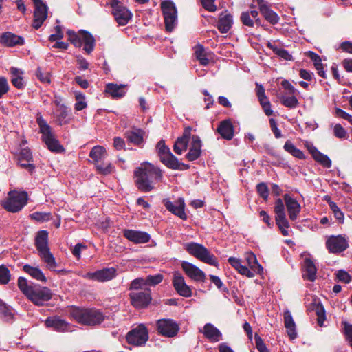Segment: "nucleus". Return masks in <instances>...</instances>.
I'll list each match as a JSON object with an SVG mask.
<instances>
[{
    "instance_id": "1",
    "label": "nucleus",
    "mask_w": 352,
    "mask_h": 352,
    "mask_svg": "<svg viewBox=\"0 0 352 352\" xmlns=\"http://www.w3.org/2000/svg\"><path fill=\"white\" fill-rule=\"evenodd\" d=\"M134 174L138 188L144 192L151 191L155 188V182H160L162 179L161 170L148 162L142 163L135 170Z\"/></svg>"
},
{
    "instance_id": "2",
    "label": "nucleus",
    "mask_w": 352,
    "mask_h": 352,
    "mask_svg": "<svg viewBox=\"0 0 352 352\" xmlns=\"http://www.w3.org/2000/svg\"><path fill=\"white\" fill-rule=\"evenodd\" d=\"M70 315L78 323L88 326L100 324L104 320L102 312L95 308L72 307Z\"/></svg>"
},
{
    "instance_id": "3",
    "label": "nucleus",
    "mask_w": 352,
    "mask_h": 352,
    "mask_svg": "<svg viewBox=\"0 0 352 352\" xmlns=\"http://www.w3.org/2000/svg\"><path fill=\"white\" fill-rule=\"evenodd\" d=\"M41 259L45 263L46 267L54 271L57 267V263L48 243V232L46 230H41L37 232L34 242Z\"/></svg>"
},
{
    "instance_id": "4",
    "label": "nucleus",
    "mask_w": 352,
    "mask_h": 352,
    "mask_svg": "<svg viewBox=\"0 0 352 352\" xmlns=\"http://www.w3.org/2000/svg\"><path fill=\"white\" fill-rule=\"evenodd\" d=\"M40 132L42 133V139L47 148L53 152L60 153L64 151L58 140L52 133V128L41 117L37 118Z\"/></svg>"
},
{
    "instance_id": "5",
    "label": "nucleus",
    "mask_w": 352,
    "mask_h": 352,
    "mask_svg": "<svg viewBox=\"0 0 352 352\" xmlns=\"http://www.w3.org/2000/svg\"><path fill=\"white\" fill-rule=\"evenodd\" d=\"M184 249L197 259L211 265L217 266L218 262L216 257L212 254L204 245L197 243L184 244Z\"/></svg>"
},
{
    "instance_id": "6",
    "label": "nucleus",
    "mask_w": 352,
    "mask_h": 352,
    "mask_svg": "<svg viewBox=\"0 0 352 352\" xmlns=\"http://www.w3.org/2000/svg\"><path fill=\"white\" fill-rule=\"evenodd\" d=\"M28 194L26 192L10 191L8 198L2 204L3 207L11 212L20 211L27 204Z\"/></svg>"
},
{
    "instance_id": "7",
    "label": "nucleus",
    "mask_w": 352,
    "mask_h": 352,
    "mask_svg": "<svg viewBox=\"0 0 352 352\" xmlns=\"http://www.w3.org/2000/svg\"><path fill=\"white\" fill-rule=\"evenodd\" d=\"M161 162L167 167L177 170L179 168L180 163L178 160L171 153L170 148L166 146L164 140H160L156 146Z\"/></svg>"
},
{
    "instance_id": "8",
    "label": "nucleus",
    "mask_w": 352,
    "mask_h": 352,
    "mask_svg": "<svg viewBox=\"0 0 352 352\" xmlns=\"http://www.w3.org/2000/svg\"><path fill=\"white\" fill-rule=\"evenodd\" d=\"M52 297V293L49 288L38 285H34L27 296V298L37 306H43Z\"/></svg>"
},
{
    "instance_id": "9",
    "label": "nucleus",
    "mask_w": 352,
    "mask_h": 352,
    "mask_svg": "<svg viewBox=\"0 0 352 352\" xmlns=\"http://www.w3.org/2000/svg\"><path fill=\"white\" fill-rule=\"evenodd\" d=\"M165 27L167 31L171 32L177 23V10L171 1H164L161 3Z\"/></svg>"
},
{
    "instance_id": "10",
    "label": "nucleus",
    "mask_w": 352,
    "mask_h": 352,
    "mask_svg": "<svg viewBox=\"0 0 352 352\" xmlns=\"http://www.w3.org/2000/svg\"><path fill=\"white\" fill-rule=\"evenodd\" d=\"M127 342L133 345H144L148 339V332L146 327L140 324L131 330L126 336Z\"/></svg>"
},
{
    "instance_id": "11",
    "label": "nucleus",
    "mask_w": 352,
    "mask_h": 352,
    "mask_svg": "<svg viewBox=\"0 0 352 352\" xmlns=\"http://www.w3.org/2000/svg\"><path fill=\"white\" fill-rule=\"evenodd\" d=\"M34 5L32 26L38 30L47 17V6L42 0H32Z\"/></svg>"
},
{
    "instance_id": "12",
    "label": "nucleus",
    "mask_w": 352,
    "mask_h": 352,
    "mask_svg": "<svg viewBox=\"0 0 352 352\" xmlns=\"http://www.w3.org/2000/svg\"><path fill=\"white\" fill-rule=\"evenodd\" d=\"M173 285L177 293L183 297L192 296V289L186 283L184 277L179 272H175L173 276Z\"/></svg>"
},
{
    "instance_id": "13",
    "label": "nucleus",
    "mask_w": 352,
    "mask_h": 352,
    "mask_svg": "<svg viewBox=\"0 0 352 352\" xmlns=\"http://www.w3.org/2000/svg\"><path fill=\"white\" fill-rule=\"evenodd\" d=\"M131 305L138 309L147 307L151 301L150 290L133 292L129 294Z\"/></svg>"
},
{
    "instance_id": "14",
    "label": "nucleus",
    "mask_w": 352,
    "mask_h": 352,
    "mask_svg": "<svg viewBox=\"0 0 352 352\" xmlns=\"http://www.w3.org/2000/svg\"><path fill=\"white\" fill-rule=\"evenodd\" d=\"M113 8L112 14L117 23L120 25H125L131 19L132 14L124 6L121 5L118 0L117 2L111 3Z\"/></svg>"
},
{
    "instance_id": "15",
    "label": "nucleus",
    "mask_w": 352,
    "mask_h": 352,
    "mask_svg": "<svg viewBox=\"0 0 352 352\" xmlns=\"http://www.w3.org/2000/svg\"><path fill=\"white\" fill-rule=\"evenodd\" d=\"M116 275V270L113 267L104 268L95 272H87L82 275L85 278L105 282L113 279Z\"/></svg>"
},
{
    "instance_id": "16",
    "label": "nucleus",
    "mask_w": 352,
    "mask_h": 352,
    "mask_svg": "<svg viewBox=\"0 0 352 352\" xmlns=\"http://www.w3.org/2000/svg\"><path fill=\"white\" fill-rule=\"evenodd\" d=\"M157 327L158 331L166 337L175 336L179 329L178 324L171 319L158 320Z\"/></svg>"
},
{
    "instance_id": "17",
    "label": "nucleus",
    "mask_w": 352,
    "mask_h": 352,
    "mask_svg": "<svg viewBox=\"0 0 352 352\" xmlns=\"http://www.w3.org/2000/svg\"><path fill=\"white\" fill-rule=\"evenodd\" d=\"M182 268L185 274L192 280L196 282H205L206 274L196 265L188 262H182Z\"/></svg>"
},
{
    "instance_id": "18",
    "label": "nucleus",
    "mask_w": 352,
    "mask_h": 352,
    "mask_svg": "<svg viewBox=\"0 0 352 352\" xmlns=\"http://www.w3.org/2000/svg\"><path fill=\"white\" fill-rule=\"evenodd\" d=\"M326 245L330 252L340 253L348 248V241L341 235L331 236L327 239Z\"/></svg>"
},
{
    "instance_id": "19",
    "label": "nucleus",
    "mask_w": 352,
    "mask_h": 352,
    "mask_svg": "<svg viewBox=\"0 0 352 352\" xmlns=\"http://www.w3.org/2000/svg\"><path fill=\"white\" fill-rule=\"evenodd\" d=\"M163 203L166 207V208L174 214L175 215L179 217L180 219L183 220H186L187 219V215L185 213V203L182 198H179L177 201L172 202L170 200L165 199L163 200Z\"/></svg>"
},
{
    "instance_id": "20",
    "label": "nucleus",
    "mask_w": 352,
    "mask_h": 352,
    "mask_svg": "<svg viewBox=\"0 0 352 352\" xmlns=\"http://www.w3.org/2000/svg\"><path fill=\"white\" fill-rule=\"evenodd\" d=\"M45 324L47 327L52 328L56 331L65 332L72 331V326L66 320L57 316L47 318Z\"/></svg>"
},
{
    "instance_id": "21",
    "label": "nucleus",
    "mask_w": 352,
    "mask_h": 352,
    "mask_svg": "<svg viewBox=\"0 0 352 352\" xmlns=\"http://www.w3.org/2000/svg\"><path fill=\"white\" fill-rule=\"evenodd\" d=\"M284 200L288 211L289 219L292 221H295L300 212V205L289 195L285 194L284 195Z\"/></svg>"
},
{
    "instance_id": "22",
    "label": "nucleus",
    "mask_w": 352,
    "mask_h": 352,
    "mask_svg": "<svg viewBox=\"0 0 352 352\" xmlns=\"http://www.w3.org/2000/svg\"><path fill=\"white\" fill-rule=\"evenodd\" d=\"M124 236L135 243H145L148 242L151 239L147 232L133 230H124Z\"/></svg>"
},
{
    "instance_id": "23",
    "label": "nucleus",
    "mask_w": 352,
    "mask_h": 352,
    "mask_svg": "<svg viewBox=\"0 0 352 352\" xmlns=\"http://www.w3.org/2000/svg\"><path fill=\"white\" fill-rule=\"evenodd\" d=\"M201 153V140L197 135L192 137V141L188 153L186 157L188 161H195L197 160Z\"/></svg>"
},
{
    "instance_id": "24",
    "label": "nucleus",
    "mask_w": 352,
    "mask_h": 352,
    "mask_svg": "<svg viewBox=\"0 0 352 352\" xmlns=\"http://www.w3.org/2000/svg\"><path fill=\"white\" fill-rule=\"evenodd\" d=\"M190 127L186 128L183 135L178 138L176 140L173 146V150L177 155H181L187 149L188 144L190 138Z\"/></svg>"
},
{
    "instance_id": "25",
    "label": "nucleus",
    "mask_w": 352,
    "mask_h": 352,
    "mask_svg": "<svg viewBox=\"0 0 352 352\" xmlns=\"http://www.w3.org/2000/svg\"><path fill=\"white\" fill-rule=\"evenodd\" d=\"M200 331L211 342H217L221 340V331L211 323H206Z\"/></svg>"
},
{
    "instance_id": "26",
    "label": "nucleus",
    "mask_w": 352,
    "mask_h": 352,
    "mask_svg": "<svg viewBox=\"0 0 352 352\" xmlns=\"http://www.w3.org/2000/svg\"><path fill=\"white\" fill-rule=\"evenodd\" d=\"M124 136L129 142L139 146L144 142V132L140 129L133 128L126 131Z\"/></svg>"
},
{
    "instance_id": "27",
    "label": "nucleus",
    "mask_w": 352,
    "mask_h": 352,
    "mask_svg": "<svg viewBox=\"0 0 352 352\" xmlns=\"http://www.w3.org/2000/svg\"><path fill=\"white\" fill-rule=\"evenodd\" d=\"M218 133L226 140H232L234 136V127L230 120L221 121L217 128Z\"/></svg>"
},
{
    "instance_id": "28",
    "label": "nucleus",
    "mask_w": 352,
    "mask_h": 352,
    "mask_svg": "<svg viewBox=\"0 0 352 352\" xmlns=\"http://www.w3.org/2000/svg\"><path fill=\"white\" fill-rule=\"evenodd\" d=\"M233 24L232 16L225 11L219 15L218 21V29L221 33L228 32Z\"/></svg>"
},
{
    "instance_id": "29",
    "label": "nucleus",
    "mask_w": 352,
    "mask_h": 352,
    "mask_svg": "<svg viewBox=\"0 0 352 352\" xmlns=\"http://www.w3.org/2000/svg\"><path fill=\"white\" fill-rule=\"evenodd\" d=\"M284 324L289 338L291 340L295 339L297 337L296 324L289 310H286L284 312Z\"/></svg>"
},
{
    "instance_id": "30",
    "label": "nucleus",
    "mask_w": 352,
    "mask_h": 352,
    "mask_svg": "<svg viewBox=\"0 0 352 352\" xmlns=\"http://www.w3.org/2000/svg\"><path fill=\"white\" fill-rule=\"evenodd\" d=\"M303 268L305 270L302 274L303 278L311 282L314 281L316 278L317 269L314 262L309 258L305 259Z\"/></svg>"
},
{
    "instance_id": "31",
    "label": "nucleus",
    "mask_w": 352,
    "mask_h": 352,
    "mask_svg": "<svg viewBox=\"0 0 352 352\" xmlns=\"http://www.w3.org/2000/svg\"><path fill=\"white\" fill-rule=\"evenodd\" d=\"M11 74V82L12 85L17 89H23L25 87V82L23 80V71L16 67H11L10 69Z\"/></svg>"
},
{
    "instance_id": "32",
    "label": "nucleus",
    "mask_w": 352,
    "mask_h": 352,
    "mask_svg": "<svg viewBox=\"0 0 352 352\" xmlns=\"http://www.w3.org/2000/svg\"><path fill=\"white\" fill-rule=\"evenodd\" d=\"M23 270L25 272L28 274L32 278L36 279L38 281L44 283L47 281L46 276H45L43 271L38 267H34L27 264L23 267Z\"/></svg>"
},
{
    "instance_id": "33",
    "label": "nucleus",
    "mask_w": 352,
    "mask_h": 352,
    "mask_svg": "<svg viewBox=\"0 0 352 352\" xmlns=\"http://www.w3.org/2000/svg\"><path fill=\"white\" fill-rule=\"evenodd\" d=\"M1 41L7 46H14L23 44L24 40L22 37L11 32L3 33L1 36Z\"/></svg>"
},
{
    "instance_id": "34",
    "label": "nucleus",
    "mask_w": 352,
    "mask_h": 352,
    "mask_svg": "<svg viewBox=\"0 0 352 352\" xmlns=\"http://www.w3.org/2000/svg\"><path fill=\"white\" fill-rule=\"evenodd\" d=\"M229 263L236 269L239 273L245 275L247 277L252 278L254 276V272H251L246 266L243 265L241 261L235 257H230L228 258Z\"/></svg>"
},
{
    "instance_id": "35",
    "label": "nucleus",
    "mask_w": 352,
    "mask_h": 352,
    "mask_svg": "<svg viewBox=\"0 0 352 352\" xmlns=\"http://www.w3.org/2000/svg\"><path fill=\"white\" fill-rule=\"evenodd\" d=\"M124 87V85L109 83L106 85L105 92L109 94L112 98H122L126 94Z\"/></svg>"
},
{
    "instance_id": "36",
    "label": "nucleus",
    "mask_w": 352,
    "mask_h": 352,
    "mask_svg": "<svg viewBox=\"0 0 352 352\" xmlns=\"http://www.w3.org/2000/svg\"><path fill=\"white\" fill-rule=\"evenodd\" d=\"M310 153H311L313 157L316 161L320 163L325 168H330L331 166V161L329 157L320 153L316 147L311 146L309 148Z\"/></svg>"
},
{
    "instance_id": "37",
    "label": "nucleus",
    "mask_w": 352,
    "mask_h": 352,
    "mask_svg": "<svg viewBox=\"0 0 352 352\" xmlns=\"http://www.w3.org/2000/svg\"><path fill=\"white\" fill-rule=\"evenodd\" d=\"M107 155L105 148L102 146H95L89 153V157L92 159L94 164L104 161Z\"/></svg>"
},
{
    "instance_id": "38",
    "label": "nucleus",
    "mask_w": 352,
    "mask_h": 352,
    "mask_svg": "<svg viewBox=\"0 0 352 352\" xmlns=\"http://www.w3.org/2000/svg\"><path fill=\"white\" fill-rule=\"evenodd\" d=\"M81 41L82 45H85L84 50L87 54H90L94 50L95 46V39L94 36L89 32L82 30Z\"/></svg>"
},
{
    "instance_id": "39",
    "label": "nucleus",
    "mask_w": 352,
    "mask_h": 352,
    "mask_svg": "<svg viewBox=\"0 0 352 352\" xmlns=\"http://www.w3.org/2000/svg\"><path fill=\"white\" fill-rule=\"evenodd\" d=\"M245 259L247 263L251 269V272L255 274H260L263 271V267L258 263L256 256L252 252H248L245 254Z\"/></svg>"
},
{
    "instance_id": "40",
    "label": "nucleus",
    "mask_w": 352,
    "mask_h": 352,
    "mask_svg": "<svg viewBox=\"0 0 352 352\" xmlns=\"http://www.w3.org/2000/svg\"><path fill=\"white\" fill-rule=\"evenodd\" d=\"M56 122L59 125L67 124L71 118L69 116L68 111L65 106L60 105L56 113Z\"/></svg>"
},
{
    "instance_id": "41",
    "label": "nucleus",
    "mask_w": 352,
    "mask_h": 352,
    "mask_svg": "<svg viewBox=\"0 0 352 352\" xmlns=\"http://www.w3.org/2000/svg\"><path fill=\"white\" fill-rule=\"evenodd\" d=\"M276 221L283 236H288L289 232L287 228L289 227V222L286 218V214L281 216H276Z\"/></svg>"
},
{
    "instance_id": "42",
    "label": "nucleus",
    "mask_w": 352,
    "mask_h": 352,
    "mask_svg": "<svg viewBox=\"0 0 352 352\" xmlns=\"http://www.w3.org/2000/svg\"><path fill=\"white\" fill-rule=\"evenodd\" d=\"M284 149L292 155L294 157H297L298 159H304L305 155L302 151L300 149L297 148L294 144H292L289 140H287L285 145Z\"/></svg>"
},
{
    "instance_id": "43",
    "label": "nucleus",
    "mask_w": 352,
    "mask_h": 352,
    "mask_svg": "<svg viewBox=\"0 0 352 352\" xmlns=\"http://www.w3.org/2000/svg\"><path fill=\"white\" fill-rule=\"evenodd\" d=\"M261 14L265 19L272 25L278 23L280 20L278 15L270 9V7L263 11Z\"/></svg>"
},
{
    "instance_id": "44",
    "label": "nucleus",
    "mask_w": 352,
    "mask_h": 352,
    "mask_svg": "<svg viewBox=\"0 0 352 352\" xmlns=\"http://www.w3.org/2000/svg\"><path fill=\"white\" fill-rule=\"evenodd\" d=\"M281 103L286 107L294 109L298 105V100L296 96H285L280 97Z\"/></svg>"
},
{
    "instance_id": "45",
    "label": "nucleus",
    "mask_w": 352,
    "mask_h": 352,
    "mask_svg": "<svg viewBox=\"0 0 352 352\" xmlns=\"http://www.w3.org/2000/svg\"><path fill=\"white\" fill-rule=\"evenodd\" d=\"M97 170L102 175H107L113 172V166L111 163H104L102 162L97 163L95 164Z\"/></svg>"
},
{
    "instance_id": "46",
    "label": "nucleus",
    "mask_w": 352,
    "mask_h": 352,
    "mask_svg": "<svg viewBox=\"0 0 352 352\" xmlns=\"http://www.w3.org/2000/svg\"><path fill=\"white\" fill-rule=\"evenodd\" d=\"M30 217L36 221L45 222L52 219V214L50 212H35L30 214Z\"/></svg>"
},
{
    "instance_id": "47",
    "label": "nucleus",
    "mask_w": 352,
    "mask_h": 352,
    "mask_svg": "<svg viewBox=\"0 0 352 352\" xmlns=\"http://www.w3.org/2000/svg\"><path fill=\"white\" fill-rule=\"evenodd\" d=\"M76 102L75 104V109L76 111H81L85 109L87 106V102L85 101V96L82 93H77L75 96Z\"/></svg>"
},
{
    "instance_id": "48",
    "label": "nucleus",
    "mask_w": 352,
    "mask_h": 352,
    "mask_svg": "<svg viewBox=\"0 0 352 352\" xmlns=\"http://www.w3.org/2000/svg\"><path fill=\"white\" fill-rule=\"evenodd\" d=\"M195 56L199 60L200 63L203 65H206L208 64V59L206 58V55L204 52V49L202 46L198 45L196 47L195 50Z\"/></svg>"
},
{
    "instance_id": "49",
    "label": "nucleus",
    "mask_w": 352,
    "mask_h": 352,
    "mask_svg": "<svg viewBox=\"0 0 352 352\" xmlns=\"http://www.w3.org/2000/svg\"><path fill=\"white\" fill-rule=\"evenodd\" d=\"M329 207L332 210L334 217L339 221L340 223H343L344 221V214L340 210L337 204L333 201L329 202Z\"/></svg>"
},
{
    "instance_id": "50",
    "label": "nucleus",
    "mask_w": 352,
    "mask_h": 352,
    "mask_svg": "<svg viewBox=\"0 0 352 352\" xmlns=\"http://www.w3.org/2000/svg\"><path fill=\"white\" fill-rule=\"evenodd\" d=\"M18 286L20 290L27 296L34 285H28L27 280L23 277L18 279Z\"/></svg>"
},
{
    "instance_id": "51",
    "label": "nucleus",
    "mask_w": 352,
    "mask_h": 352,
    "mask_svg": "<svg viewBox=\"0 0 352 352\" xmlns=\"http://www.w3.org/2000/svg\"><path fill=\"white\" fill-rule=\"evenodd\" d=\"M242 23L248 27L252 28L255 24V21L249 14V11L243 12L240 16Z\"/></svg>"
},
{
    "instance_id": "52",
    "label": "nucleus",
    "mask_w": 352,
    "mask_h": 352,
    "mask_svg": "<svg viewBox=\"0 0 352 352\" xmlns=\"http://www.w3.org/2000/svg\"><path fill=\"white\" fill-rule=\"evenodd\" d=\"M36 76L43 83L49 84L51 82L50 74L48 72L43 71L41 67H38L36 71Z\"/></svg>"
},
{
    "instance_id": "53",
    "label": "nucleus",
    "mask_w": 352,
    "mask_h": 352,
    "mask_svg": "<svg viewBox=\"0 0 352 352\" xmlns=\"http://www.w3.org/2000/svg\"><path fill=\"white\" fill-rule=\"evenodd\" d=\"M10 274L5 265H0V284H7L10 281Z\"/></svg>"
},
{
    "instance_id": "54",
    "label": "nucleus",
    "mask_w": 352,
    "mask_h": 352,
    "mask_svg": "<svg viewBox=\"0 0 352 352\" xmlns=\"http://www.w3.org/2000/svg\"><path fill=\"white\" fill-rule=\"evenodd\" d=\"M67 34L69 35V39L72 43H73L76 47H80L82 45L81 41V31L79 34H76L74 32L68 31Z\"/></svg>"
},
{
    "instance_id": "55",
    "label": "nucleus",
    "mask_w": 352,
    "mask_h": 352,
    "mask_svg": "<svg viewBox=\"0 0 352 352\" xmlns=\"http://www.w3.org/2000/svg\"><path fill=\"white\" fill-rule=\"evenodd\" d=\"M18 160H25L27 162L32 161V155L28 148H22L18 155Z\"/></svg>"
},
{
    "instance_id": "56",
    "label": "nucleus",
    "mask_w": 352,
    "mask_h": 352,
    "mask_svg": "<svg viewBox=\"0 0 352 352\" xmlns=\"http://www.w3.org/2000/svg\"><path fill=\"white\" fill-rule=\"evenodd\" d=\"M0 314L7 319H10L12 316L11 307L2 300H0Z\"/></svg>"
},
{
    "instance_id": "57",
    "label": "nucleus",
    "mask_w": 352,
    "mask_h": 352,
    "mask_svg": "<svg viewBox=\"0 0 352 352\" xmlns=\"http://www.w3.org/2000/svg\"><path fill=\"white\" fill-rule=\"evenodd\" d=\"M163 280V276L162 274H156L154 276H148L145 278L146 284L147 285H155L160 283Z\"/></svg>"
},
{
    "instance_id": "58",
    "label": "nucleus",
    "mask_w": 352,
    "mask_h": 352,
    "mask_svg": "<svg viewBox=\"0 0 352 352\" xmlns=\"http://www.w3.org/2000/svg\"><path fill=\"white\" fill-rule=\"evenodd\" d=\"M256 190L259 195L267 200L269 196V189L265 183H260L256 186Z\"/></svg>"
},
{
    "instance_id": "59",
    "label": "nucleus",
    "mask_w": 352,
    "mask_h": 352,
    "mask_svg": "<svg viewBox=\"0 0 352 352\" xmlns=\"http://www.w3.org/2000/svg\"><path fill=\"white\" fill-rule=\"evenodd\" d=\"M344 327V332L346 336V340L352 347V324H349L346 322H342Z\"/></svg>"
},
{
    "instance_id": "60",
    "label": "nucleus",
    "mask_w": 352,
    "mask_h": 352,
    "mask_svg": "<svg viewBox=\"0 0 352 352\" xmlns=\"http://www.w3.org/2000/svg\"><path fill=\"white\" fill-rule=\"evenodd\" d=\"M144 286H146L145 279L143 278H137L131 283L129 289L136 290Z\"/></svg>"
},
{
    "instance_id": "61",
    "label": "nucleus",
    "mask_w": 352,
    "mask_h": 352,
    "mask_svg": "<svg viewBox=\"0 0 352 352\" xmlns=\"http://www.w3.org/2000/svg\"><path fill=\"white\" fill-rule=\"evenodd\" d=\"M10 86L5 77H0V99L9 91Z\"/></svg>"
},
{
    "instance_id": "62",
    "label": "nucleus",
    "mask_w": 352,
    "mask_h": 352,
    "mask_svg": "<svg viewBox=\"0 0 352 352\" xmlns=\"http://www.w3.org/2000/svg\"><path fill=\"white\" fill-rule=\"evenodd\" d=\"M255 344L259 352H270L262 338L257 334L255 335Z\"/></svg>"
},
{
    "instance_id": "63",
    "label": "nucleus",
    "mask_w": 352,
    "mask_h": 352,
    "mask_svg": "<svg viewBox=\"0 0 352 352\" xmlns=\"http://www.w3.org/2000/svg\"><path fill=\"white\" fill-rule=\"evenodd\" d=\"M274 212L276 213V216H281L285 215V206L284 204L280 199H278L275 203Z\"/></svg>"
},
{
    "instance_id": "64",
    "label": "nucleus",
    "mask_w": 352,
    "mask_h": 352,
    "mask_svg": "<svg viewBox=\"0 0 352 352\" xmlns=\"http://www.w3.org/2000/svg\"><path fill=\"white\" fill-rule=\"evenodd\" d=\"M333 133L336 137L342 139L346 138V131L340 124L335 125Z\"/></svg>"
}]
</instances>
